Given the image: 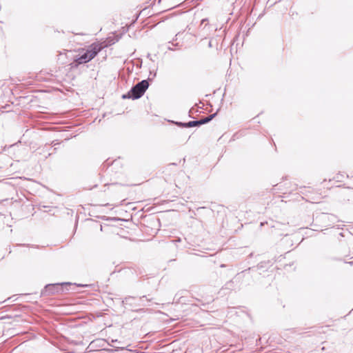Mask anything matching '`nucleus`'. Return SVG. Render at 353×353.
<instances>
[{"instance_id": "nucleus-17", "label": "nucleus", "mask_w": 353, "mask_h": 353, "mask_svg": "<svg viewBox=\"0 0 353 353\" xmlns=\"http://www.w3.org/2000/svg\"><path fill=\"white\" fill-rule=\"evenodd\" d=\"M79 286H81V287H83L84 285H79Z\"/></svg>"}, {"instance_id": "nucleus-15", "label": "nucleus", "mask_w": 353, "mask_h": 353, "mask_svg": "<svg viewBox=\"0 0 353 353\" xmlns=\"http://www.w3.org/2000/svg\"><path fill=\"white\" fill-rule=\"evenodd\" d=\"M102 230H103V226H102V225H100V230L102 231Z\"/></svg>"}, {"instance_id": "nucleus-12", "label": "nucleus", "mask_w": 353, "mask_h": 353, "mask_svg": "<svg viewBox=\"0 0 353 353\" xmlns=\"http://www.w3.org/2000/svg\"><path fill=\"white\" fill-rule=\"evenodd\" d=\"M168 49L170 50H174V48H172V46H169L168 47Z\"/></svg>"}, {"instance_id": "nucleus-13", "label": "nucleus", "mask_w": 353, "mask_h": 353, "mask_svg": "<svg viewBox=\"0 0 353 353\" xmlns=\"http://www.w3.org/2000/svg\"><path fill=\"white\" fill-rule=\"evenodd\" d=\"M208 21V19H203L202 21H201V23H203L204 22H206Z\"/></svg>"}, {"instance_id": "nucleus-9", "label": "nucleus", "mask_w": 353, "mask_h": 353, "mask_svg": "<svg viewBox=\"0 0 353 353\" xmlns=\"http://www.w3.org/2000/svg\"><path fill=\"white\" fill-rule=\"evenodd\" d=\"M53 146H55L58 144H59V143L57 142V141H53L51 143Z\"/></svg>"}, {"instance_id": "nucleus-4", "label": "nucleus", "mask_w": 353, "mask_h": 353, "mask_svg": "<svg viewBox=\"0 0 353 353\" xmlns=\"http://www.w3.org/2000/svg\"><path fill=\"white\" fill-rule=\"evenodd\" d=\"M254 268H250L245 270L242 271L241 272L237 274L233 279L230 280V281H228L225 283V289L230 290L234 289L235 288L234 283H237L238 281H239V280L242 277L249 276L250 271L251 270H254Z\"/></svg>"}, {"instance_id": "nucleus-14", "label": "nucleus", "mask_w": 353, "mask_h": 353, "mask_svg": "<svg viewBox=\"0 0 353 353\" xmlns=\"http://www.w3.org/2000/svg\"><path fill=\"white\" fill-rule=\"evenodd\" d=\"M208 46H209L210 48H211V47H212V43H211V41H210V42H209Z\"/></svg>"}, {"instance_id": "nucleus-16", "label": "nucleus", "mask_w": 353, "mask_h": 353, "mask_svg": "<svg viewBox=\"0 0 353 353\" xmlns=\"http://www.w3.org/2000/svg\"><path fill=\"white\" fill-rule=\"evenodd\" d=\"M349 263H350V265H352L353 262H352V261H350Z\"/></svg>"}, {"instance_id": "nucleus-7", "label": "nucleus", "mask_w": 353, "mask_h": 353, "mask_svg": "<svg viewBox=\"0 0 353 353\" xmlns=\"http://www.w3.org/2000/svg\"><path fill=\"white\" fill-rule=\"evenodd\" d=\"M270 262L268 261V262H261L260 263H259L256 266V270H261L265 268H268V266H270Z\"/></svg>"}, {"instance_id": "nucleus-8", "label": "nucleus", "mask_w": 353, "mask_h": 353, "mask_svg": "<svg viewBox=\"0 0 353 353\" xmlns=\"http://www.w3.org/2000/svg\"><path fill=\"white\" fill-rule=\"evenodd\" d=\"M174 123L179 126V127H181V128H187L186 125H187V122L186 123H183V122H180V121H176L174 122Z\"/></svg>"}, {"instance_id": "nucleus-11", "label": "nucleus", "mask_w": 353, "mask_h": 353, "mask_svg": "<svg viewBox=\"0 0 353 353\" xmlns=\"http://www.w3.org/2000/svg\"><path fill=\"white\" fill-rule=\"evenodd\" d=\"M193 110H194V108H191V109L190 110V111H189V116H190V117H191V114H192V113H193Z\"/></svg>"}, {"instance_id": "nucleus-3", "label": "nucleus", "mask_w": 353, "mask_h": 353, "mask_svg": "<svg viewBox=\"0 0 353 353\" xmlns=\"http://www.w3.org/2000/svg\"><path fill=\"white\" fill-rule=\"evenodd\" d=\"M151 79L148 78V79L139 81L135 85L132 86L128 92L123 94L122 99H131L132 100H135L141 98L148 88L149 81Z\"/></svg>"}, {"instance_id": "nucleus-5", "label": "nucleus", "mask_w": 353, "mask_h": 353, "mask_svg": "<svg viewBox=\"0 0 353 353\" xmlns=\"http://www.w3.org/2000/svg\"><path fill=\"white\" fill-rule=\"evenodd\" d=\"M217 114V112L199 120L200 124L203 125L211 121Z\"/></svg>"}, {"instance_id": "nucleus-6", "label": "nucleus", "mask_w": 353, "mask_h": 353, "mask_svg": "<svg viewBox=\"0 0 353 353\" xmlns=\"http://www.w3.org/2000/svg\"><path fill=\"white\" fill-rule=\"evenodd\" d=\"M200 121L199 120L196 121H190L189 122H187V128H193V127H199L200 126Z\"/></svg>"}, {"instance_id": "nucleus-2", "label": "nucleus", "mask_w": 353, "mask_h": 353, "mask_svg": "<svg viewBox=\"0 0 353 353\" xmlns=\"http://www.w3.org/2000/svg\"><path fill=\"white\" fill-rule=\"evenodd\" d=\"M76 287V283L70 282L47 284L41 290V294L43 296H46L59 293H64L71 290H74Z\"/></svg>"}, {"instance_id": "nucleus-1", "label": "nucleus", "mask_w": 353, "mask_h": 353, "mask_svg": "<svg viewBox=\"0 0 353 353\" xmlns=\"http://www.w3.org/2000/svg\"><path fill=\"white\" fill-rule=\"evenodd\" d=\"M103 48V46L101 44L92 43L85 52L74 59L70 63L71 68H77L81 64L89 62L94 59Z\"/></svg>"}, {"instance_id": "nucleus-10", "label": "nucleus", "mask_w": 353, "mask_h": 353, "mask_svg": "<svg viewBox=\"0 0 353 353\" xmlns=\"http://www.w3.org/2000/svg\"><path fill=\"white\" fill-rule=\"evenodd\" d=\"M346 192H351L352 193H353V190L352 188H345V190Z\"/></svg>"}]
</instances>
